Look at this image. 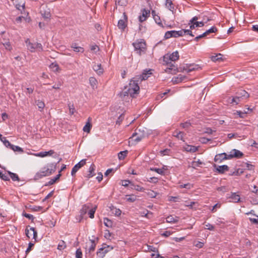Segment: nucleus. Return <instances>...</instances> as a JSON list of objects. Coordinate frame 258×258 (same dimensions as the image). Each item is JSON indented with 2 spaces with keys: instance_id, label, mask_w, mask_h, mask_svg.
Returning <instances> with one entry per match:
<instances>
[{
  "instance_id": "f257e3e1",
  "label": "nucleus",
  "mask_w": 258,
  "mask_h": 258,
  "mask_svg": "<svg viewBox=\"0 0 258 258\" xmlns=\"http://www.w3.org/2000/svg\"><path fill=\"white\" fill-rule=\"evenodd\" d=\"M139 92L140 87L137 85V83L130 82L128 86H125L123 90L120 92L119 96L121 98H124L130 95L131 97L134 98L139 93Z\"/></svg>"
},
{
  "instance_id": "f03ea898",
  "label": "nucleus",
  "mask_w": 258,
  "mask_h": 258,
  "mask_svg": "<svg viewBox=\"0 0 258 258\" xmlns=\"http://www.w3.org/2000/svg\"><path fill=\"white\" fill-rule=\"evenodd\" d=\"M56 164L53 163L48 164L47 168L44 167L43 168V170H40L36 173L34 179L36 180L42 178L43 177L51 175L55 171Z\"/></svg>"
},
{
  "instance_id": "7ed1b4c3",
  "label": "nucleus",
  "mask_w": 258,
  "mask_h": 258,
  "mask_svg": "<svg viewBox=\"0 0 258 258\" xmlns=\"http://www.w3.org/2000/svg\"><path fill=\"white\" fill-rule=\"evenodd\" d=\"M135 50L137 51V53L140 55L145 53L146 50V44L144 40H137L133 43Z\"/></svg>"
},
{
  "instance_id": "20e7f679",
  "label": "nucleus",
  "mask_w": 258,
  "mask_h": 258,
  "mask_svg": "<svg viewBox=\"0 0 258 258\" xmlns=\"http://www.w3.org/2000/svg\"><path fill=\"white\" fill-rule=\"evenodd\" d=\"M26 43L27 44V46L28 49H29L31 52H34L35 50H37L39 51H41L43 50V47L41 43H31L30 42L29 39H27L25 41Z\"/></svg>"
},
{
  "instance_id": "39448f33",
  "label": "nucleus",
  "mask_w": 258,
  "mask_h": 258,
  "mask_svg": "<svg viewBox=\"0 0 258 258\" xmlns=\"http://www.w3.org/2000/svg\"><path fill=\"white\" fill-rule=\"evenodd\" d=\"M112 246L106 244H104L102 247L99 249L97 252V255L98 257L103 258L106 253H107L108 251H109L110 250H112Z\"/></svg>"
},
{
  "instance_id": "423d86ee",
  "label": "nucleus",
  "mask_w": 258,
  "mask_h": 258,
  "mask_svg": "<svg viewBox=\"0 0 258 258\" xmlns=\"http://www.w3.org/2000/svg\"><path fill=\"white\" fill-rule=\"evenodd\" d=\"M183 35V30L179 31H169L165 33L164 37L165 39H169L171 37H178L179 36H182Z\"/></svg>"
},
{
  "instance_id": "0eeeda50",
  "label": "nucleus",
  "mask_w": 258,
  "mask_h": 258,
  "mask_svg": "<svg viewBox=\"0 0 258 258\" xmlns=\"http://www.w3.org/2000/svg\"><path fill=\"white\" fill-rule=\"evenodd\" d=\"M243 156V154L239 150L236 149H233L230 152V154L228 155V158L232 159L233 158H236L237 159L241 158Z\"/></svg>"
},
{
  "instance_id": "6e6552de",
  "label": "nucleus",
  "mask_w": 258,
  "mask_h": 258,
  "mask_svg": "<svg viewBox=\"0 0 258 258\" xmlns=\"http://www.w3.org/2000/svg\"><path fill=\"white\" fill-rule=\"evenodd\" d=\"M86 159L82 160L74 166L71 172V174L72 176H74L78 170L86 164Z\"/></svg>"
},
{
  "instance_id": "1a4fd4ad",
  "label": "nucleus",
  "mask_w": 258,
  "mask_h": 258,
  "mask_svg": "<svg viewBox=\"0 0 258 258\" xmlns=\"http://www.w3.org/2000/svg\"><path fill=\"white\" fill-rule=\"evenodd\" d=\"M179 55L178 52L177 51H175L170 54L169 56H164V61H165L166 59L168 60V61H176L179 59Z\"/></svg>"
},
{
  "instance_id": "9d476101",
  "label": "nucleus",
  "mask_w": 258,
  "mask_h": 258,
  "mask_svg": "<svg viewBox=\"0 0 258 258\" xmlns=\"http://www.w3.org/2000/svg\"><path fill=\"white\" fill-rule=\"evenodd\" d=\"M123 19L119 20L118 22L117 26L119 29L121 30H124L125 27L127 26L126 22L127 20V17L125 13H123Z\"/></svg>"
},
{
  "instance_id": "9b49d317",
  "label": "nucleus",
  "mask_w": 258,
  "mask_h": 258,
  "mask_svg": "<svg viewBox=\"0 0 258 258\" xmlns=\"http://www.w3.org/2000/svg\"><path fill=\"white\" fill-rule=\"evenodd\" d=\"M238 98H240L242 101L246 99L249 97L248 93L244 90H239L235 94Z\"/></svg>"
},
{
  "instance_id": "f8f14e48",
  "label": "nucleus",
  "mask_w": 258,
  "mask_h": 258,
  "mask_svg": "<svg viewBox=\"0 0 258 258\" xmlns=\"http://www.w3.org/2000/svg\"><path fill=\"white\" fill-rule=\"evenodd\" d=\"M142 12V15L139 17V20L141 23L145 21L150 16V11L145 9H143Z\"/></svg>"
},
{
  "instance_id": "ddd939ff",
  "label": "nucleus",
  "mask_w": 258,
  "mask_h": 258,
  "mask_svg": "<svg viewBox=\"0 0 258 258\" xmlns=\"http://www.w3.org/2000/svg\"><path fill=\"white\" fill-rule=\"evenodd\" d=\"M227 198L231 199L230 201L234 203H238L240 200V196L235 192H231V194L227 195Z\"/></svg>"
},
{
  "instance_id": "4468645a",
  "label": "nucleus",
  "mask_w": 258,
  "mask_h": 258,
  "mask_svg": "<svg viewBox=\"0 0 258 258\" xmlns=\"http://www.w3.org/2000/svg\"><path fill=\"white\" fill-rule=\"evenodd\" d=\"M238 96L236 95L233 97H230L227 99V102L230 104L237 105L239 104L242 100L240 98H238Z\"/></svg>"
},
{
  "instance_id": "2eb2a0df",
  "label": "nucleus",
  "mask_w": 258,
  "mask_h": 258,
  "mask_svg": "<svg viewBox=\"0 0 258 258\" xmlns=\"http://www.w3.org/2000/svg\"><path fill=\"white\" fill-rule=\"evenodd\" d=\"M228 155L225 153L219 154L215 156L214 160L215 162L220 161L221 162L223 160L230 159V158H228Z\"/></svg>"
},
{
  "instance_id": "dca6fc26",
  "label": "nucleus",
  "mask_w": 258,
  "mask_h": 258,
  "mask_svg": "<svg viewBox=\"0 0 258 258\" xmlns=\"http://www.w3.org/2000/svg\"><path fill=\"white\" fill-rule=\"evenodd\" d=\"M90 209V204L84 205L80 210V216L82 219L83 216L88 212Z\"/></svg>"
},
{
  "instance_id": "f3484780",
  "label": "nucleus",
  "mask_w": 258,
  "mask_h": 258,
  "mask_svg": "<svg viewBox=\"0 0 258 258\" xmlns=\"http://www.w3.org/2000/svg\"><path fill=\"white\" fill-rule=\"evenodd\" d=\"M166 222L170 223H176L178 222L179 218L177 216L170 215L166 218Z\"/></svg>"
},
{
  "instance_id": "a211bd4d",
  "label": "nucleus",
  "mask_w": 258,
  "mask_h": 258,
  "mask_svg": "<svg viewBox=\"0 0 258 258\" xmlns=\"http://www.w3.org/2000/svg\"><path fill=\"white\" fill-rule=\"evenodd\" d=\"M93 69L98 75H101L103 73V69L101 68V64L100 63H94Z\"/></svg>"
},
{
  "instance_id": "6ab92c4d",
  "label": "nucleus",
  "mask_w": 258,
  "mask_h": 258,
  "mask_svg": "<svg viewBox=\"0 0 258 258\" xmlns=\"http://www.w3.org/2000/svg\"><path fill=\"white\" fill-rule=\"evenodd\" d=\"M223 55L221 53L217 54L216 55H213L211 57V59L213 61H222L223 60Z\"/></svg>"
},
{
  "instance_id": "aec40b11",
  "label": "nucleus",
  "mask_w": 258,
  "mask_h": 258,
  "mask_svg": "<svg viewBox=\"0 0 258 258\" xmlns=\"http://www.w3.org/2000/svg\"><path fill=\"white\" fill-rule=\"evenodd\" d=\"M14 4L18 10H24L25 4L22 1L19 2V0H15Z\"/></svg>"
},
{
  "instance_id": "412c9836",
  "label": "nucleus",
  "mask_w": 258,
  "mask_h": 258,
  "mask_svg": "<svg viewBox=\"0 0 258 258\" xmlns=\"http://www.w3.org/2000/svg\"><path fill=\"white\" fill-rule=\"evenodd\" d=\"M54 153L53 150H49V151H45V152H41L37 154V156L40 157H44L46 156H50L52 155Z\"/></svg>"
},
{
  "instance_id": "4be33fe9",
  "label": "nucleus",
  "mask_w": 258,
  "mask_h": 258,
  "mask_svg": "<svg viewBox=\"0 0 258 258\" xmlns=\"http://www.w3.org/2000/svg\"><path fill=\"white\" fill-rule=\"evenodd\" d=\"M184 134L182 132H178L176 130L173 133V136L176 137L179 140H183Z\"/></svg>"
},
{
  "instance_id": "5701e85b",
  "label": "nucleus",
  "mask_w": 258,
  "mask_h": 258,
  "mask_svg": "<svg viewBox=\"0 0 258 258\" xmlns=\"http://www.w3.org/2000/svg\"><path fill=\"white\" fill-rule=\"evenodd\" d=\"M184 148L186 151L191 153L196 152L198 150L197 147L191 145H186Z\"/></svg>"
},
{
  "instance_id": "b1692460",
  "label": "nucleus",
  "mask_w": 258,
  "mask_h": 258,
  "mask_svg": "<svg viewBox=\"0 0 258 258\" xmlns=\"http://www.w3.org/2000/svg\"><path fill=\"white\" fill-rule=\"evenodd\" d=\"M216 169L219 173H224L225 171L229 170V167L227 165H224L218 166Z\"/></svg>"
},
{
  "instance_id": "393cba45",
  "label": "nucleus",
  "mask_w": 258,
  "mask_h": 258,
  "mask_svg": "<svg viewBox=\"0 0 258 258\" xmlns=\"http://www.w3.org/2000/svg\"><path fill=\"white\" fill-rule=\"evenodd\" d=\"M205 25L204 23L202 21L201 22H196L192 24H191L189 25V28L190 29H194L196 27H203Z\"/></svg>"
},
{
  "instance_id": "a878e982",
  "label": "nucleus",
  "mask_w": 258,
  "mask_h": 258,
  "mask_svg": "<svg viewBox=\"0 0 258 258\" xmlns=\"http://www.w3.org/2000/svg\"><path fill=\"white\" fill-rule=\"evenodd\" d=\"M152 14L153 18H154L155 21L156 22V23L160 26H162L161 20L159 16H158V15L155 14V11H152Z\"/></svg>"
},
{
  "instance_id": "bb28decb",
  "label": "nucleus",
  "mask_w": 258,
  "mask_h": 258,
  "mask_svg": "<svg viewBox=\"0 0 258 258\" xmlns=\"http://www.w3.org/2000/svg\"><path fill=\"white\" fill-rule=\"evenodd\" d=\"M142 81V76L140 75L136 76L135 77L132 78L131 80V82L137 83V85H139V83H140Z\"/></svg>"
},
{
  "instance_id": "cd10ccee",
  "label": "nucleus",
  "mask_w": 258,
  "mask_h": 258,
  "mask_svg": "<svg viewBox=\"0 0 258 258\" xmlns=\"http://www.w3.org/2000/svg\"><path fill=\"white\" fill-rule=\"evenodd\" d=\"M187 73H189L193 71H195L198 68V65L195 64H187Z\"/></svg>"
},
{
  "instance_id": "c85d7f7f",
  "label": "nucleus",
  "mask_w": 258,
  "mask_h": 258,
  "mask_svg": "<svg viewBox=\"0 0 258 258\" xmlns=\"http://www.w3.org/2000/svg\"><path fill=\"white\" fill-rule=\"evenodd\" d=\"M60 176H61V174L59 173L55 177H54L53 178L51 179L49 181L48 183L47 184H46V185H50L53 184L57 180L59 179V178H60Z\"/></svg>"
},
{
  "instance_id": "c756f323",
  "label": "nucleus",
  "mask_w": 258,
  "mask_h": 258,
  "mask_svg": "<svg viewBox=\"0 0 258 258\" xmlns=\"http://www.w3.org/2000/svg\"><path fill=\"white\" fill-rule=\"evenodd\" d=\"M8 172L9 175H10V176L13 181H20V178L17 174L11 172L10 171H8Z\"/></svg>"
},
{
  "instance_id": "7c9ffc66",
  "label": "nucleus",
  "mask_w": 258,
  "mask_h": 258,
  "mask_svg": "<svg viewBox=\"0 0 258 258\" xmlns=\"http://www.w3.org/2000/svg\"><path fill=\"white\" fill-rule=\"evenodd\" d=\"M8 148H10L11 149H12V150H13L14 151H15V152L16 151L20 152H23V150L21 148H20L19 146L13 145L11 144V143H10V146H9Z\"/></svg>"
},
{
  "instance_id": "2f4dec72",
  "label": "nucleus",
  "mask_w": 258,
  "mask_h": 258,
  "mask_svg": "<svg viewBox=\"0 0 258 258\" xmlns=\"http://www.w3.org/2000/svg\"><path fill=\"white\" fill-rule=\"evenodd\" d=\"M166 7L171 11L173 12L174 8L173 6V3L170 0H166Z\"/></svg>"
},
{
  "instance_id": "473e14b6",
  "label": "nucleus",
  "mask_w": 258,
  "mask_h": 258,
  "mask_svg": "<svg viewBox=\"0 0 258 258\" xmlns=\"http://www.w3.org/2000/svg\"><path fill=\"white\" fill-rule=\"evenodd\" d=\"M151 74L152 73L151 70L143 72V74L141 75L143 81L147 80L149 78V75H151Z\"/></svg>"
},
{
  "instance_id": "72a5a7b5",
  "label": "nucleus",
  "mask_w": 258,
  "mask_h": 258,
  "mask_svg": "<svg viewBox=\"0 0 258 258\" xmlns=\"http://www.w3.org/2000/svg\"><path fill=\"white\" fill-rule=\"evenodd\" d=\"M0 140L3 143L6 147H9V146L10 145V143L6 139V137H3L1 134H0Z\"/></svg>"
},
{
  "instance_id": "f704fd0d",
  "label": "nucleus",
  "mask_w": 258,
  "mask_h": 258,
  "mask_svg": "<svg viewBox=\"0 0 258 258\" xmlns=\"http://www.w3.org/2000/svg\"><path fill=\"white\" fill-rule=\"evenodd\" d=\"M92 126L91 123L86 122L83 127V131L88 133H90Z\"/></svg>"
},
{
  "instance_id": "c9c22d12",
  "label": "nucleus",
  "mask_w": 258,
  "mask_h": 258,
  "mask_svg": "<svg viewBox=\"0 0 258 258\" xmlns=\"http://www.w3.org/2000/svg\"><path fill=\"white\" fill-rule=\"evenodd\" d=\"M150 170L153 171H155L157 173H158L159 174L161 175H164V167H163V168H151Z\"/></svg>"
},
{
  "instance_id": "e433bc0d",
  "label": "nucleus",
  "mask_w": 258,
  "mask_h": 258,
  "mask_svg": "<svg viewBox=\"0 0 258 258\" xmlns=\"http://www.w3.org/2000/svg\"><path fill=\"white\" fill-rule=\"evenodd\" d=\"M89 83L92 86V87L94 89L95 87H96L97 81L94 77H90L89 79Z\"/></svg>"
},
{
  "instance_id": "4c0bfd02",
  "label": "nucleus",
  "mask_w": 258,
  "mask_h": 258,
  "mask_svg": "<svg viewBox=\"0 0 258 258\" xmlns=\"http://www.w3.org/2000/svg\"><path fill=\"white\" fill-rule=\"evenodd\" d=\"M128 151L127 150H125L123 151H121L118 154V157L119 160H123L126 156Z\"/></svg>"
},
{
  "instance_id": "58836bf2",
  "label": "nucleus",
  "mask_w": 258,
  "mask_h": 258,
  "mask_svg": "<svg viewBox=\"0 0 258 258\" xmlns=\"http://www.w3.org/2000/svg\"><path fill=\"white\" fill-rule=\"evenodd\" d=\"M137 133H134L132 136L130 138V139L133 140L136 142H138L142 140V136H137Z\"/></svg>"
},
{
  "instance_id": "ea45409f",
  "label": "nucleus",
  "mask_w": 258,
  "mask_h": 258,
  "mask_svg": "<svg viewBox=\"0 0 258 258\" xmlns=\"http://www.w3.org/2000/svg\"><path fill=\"white\" fill-rule=\"evenodd\" d=\"M127 0H118L117 1H115L116 5H118L119 6L125 7L127 5Z\"/></svg>"
},
{
  "instance_id": "a19ab883",
  "label": "nucleus",
  "mask_w": 258,
  "mask_h": 258,
  "mask_svg": "<svg viewBox=\"0 0 258 258\" xmlns=\"http://www.w3.org/2000/svg\"><path fill=\"white\" fill-rule=\"evenodd\" d=\"M41 14L43 18L45 19H48L50 17L51 14L49 11H42L41 10Z\"/></svg>"
},
{
  "instance_id": "79ce46f5",
  "label": "nucleus",
  "mask_w": 258,
  "mask_h": 258,
  "mask_svg": "<svg viewBox=\"0 0 258 258\" xmlns=\"http://www.w3.org/2000/svg\"><path fill=\"white\" fill-rule=\"evenodd\" d=\"M66 246L67 245L66 242L63 240H61L57 245V249L58 250H61L64 249Z\"/></svg>"
},
{
  "instance_id": "37998d69",
  "label": "nucleus",
  "mask_w": 258,
  "mask_h": 258,
  "mask_svg": "<svg viewBox=\"0 0 258 258\" xmlns=\"http://www.w3.org/2000/svg\"><path fill=\"white\" fill-rule=\"evenodd\" d=\"M202 164V162L200 160H198L197 161H192L189 166L195 169L197 167H199Z\"/></svg>"
},
{
  "instance_id": "c03bdc74",
  "label": "nucleus",
  "mask_w": 258,
  "mask_h": 258,
  "mask_svg": "<svg viewBox=\"0 0 258 258\" xmlns=\"http://www.w3.org/2000/svg\"><path fill=\"white\" fill-rule=\"evenodd\" d=\"M128 196L126 195L125 197H126V201L127 202H134L135 201H136L137 199V196H135L134 195H132L130 196V197H128L127 198Z\"/></svg>"
},
{
  "instance_id": "a18cd8bd",
  "label": "nucleus",
  "mask_w": 258,
  "mask_h": 258,
  "mask_svg": "<svg viewBox=\"0 0 258 258\" xmlns=\"http://www.w3.org/2000/svg\"><path fill=\"white\" fill-rule=\"evenodd\" d=\"M2 43L3 44L4 46L5 47L6 49L10 50L11 49V46L10 43L9 41H7L5 40V39H3V41L2 42Z\"/></svg>"
},
{
  "instance_id": "49530a36",
  "label": "nucleus",
  "mask_w": 258,
  "mask_h": 258,
  "mask_svg": "<svg viewBox=\"0 0 258 258\" xmlns=\"http://www.w3.org/2000/svg\"><path fill=\"white\" fill-rule=\"evenodd\" d=\"M104 224L107 227H111L112 226V222L107 218H104Z\"/></svg>"
},
{
  "instance_id": "de8ad7c7",
  "label": "nucleus",
  "mask_w": 258,
  "mask_h": 258,
  "mask_svg": "<svg viewBox=\"0 0 258 258\" xmlns=\"http://www.w3.org/2000/svg\"><path fill=\"white\" fill-rule=\"evenodd\" d=\"M96 209V207L94 208H92L91 209H89L88 211V215L90 218H93L94 217V213L95 212Z\"/></svg>"
},
{
  "instance_id": "09e8293b",
  "label": "nucleus",
  "mask_w": 258,
  "mask_h": 258,
  "mask_svg": "<svg viewBox=\"0 0 258 258\" xmlns=\"http://www.w3.org/2000/svg\"><path fill=\"white\" fill-rule=\"evenodd\" d=\"M36 105L38 106V108L39 109H40L39 111H42L41 109H42L45 106L44 103L40 100H37L36 102Z\"/></svg>"
},
{
  "instance_id": "8fccbe9b",
  "label": "nucleus",
  "mask_w": 258,
  "mask_h": 258,
  "mask_svg": "<svg viewBox=\"0 0 258 258\" xmlns=\"http://www.w3.org/2000/svg\"><path fill=\"white\" fill-rule=\"evenodd\" d=\"M50 69H52L54 72H57L59 70V66L57 63H52L50 65Z\"/></svg>"
},
{
  "instance_id": "3c124183",
  "label": "nucleus",
  "mask_w": 258,
  "mask_h": 258,
  "mask_svg": "<svg viewBox=\"0 0 258 258\" xmlns=\"http://www.w3.org/2000/svg\"><path fill=\"white\" fill-rule=\"evenodd\" d=\"M95 166L94 165H91V166L89 168V174H88V177H92L94 174H93V173L94 172V170H95V168H94Z\"/></svg>"
},
{
  "instance_id": "603ef678",
  "label": "nucleus",
  "mask_w": 258,
  "mask_h": 258,
  "mask_svg": "<svg viewBox=\"0 0 258 258\" xmlns=\"http://www.w3.org/2000/svg\"><path fill=\"white\" fill-rule=\"evenodd\" d=\"M227 137L229 140H230L232 139V138L236 139L239 137V136L237 133H230L227 135Z\"/></svg>"
},
{
  "instance_id": "864d4df0",
  "label": "nucleus",
  "mask_w": 258,
  "mask_h": 258,
  "mask_svg": "<svg viewBox=\"0 0 258 258\" xmlns=\"http://www.w3.org/2000/svg\"><path fill=\"white\" fill-rule=\"evenodd\" d=\"M91 245H90L89 249L90 252L93 251L95 250V248L96 247V244L95 243L94 240H91Z\"/></svg>"
},
{
  "instance_id": "5fc2aeb1",
  "label": "nucleus",
  "mask_w": 258,
  "mask_h": 258,
  "mask_svg": "<svg viewBox=\"0 0 258 258\" xmlns=\"http://www.w3.org/2000/svg\"><path fill=\"white\" fill-rule=\"evenodd\" d=\"M133 187L132 188H134L135 190L139 191H143L144 190V188L143 187H141L138 185H135L134 184L132 185Z\"/></svg>"
},
{
  "instance_id": "6e6d98bb",
  "label": "nucleus",
  "mask_w": 258,
  "mask_h": 258,
  "mask_svg": "<svg viewBox=\"0 0 258 258\" xmlns=\"http://www.w3.org/2000/svg\"><path fill=\"white\" fill-rule=\"evenodd\" d=\"M30 230H31L33 232V238L36 241V238L37 237V231L35 230V228H34V227H31L30 228Z\"/></svg>"
},
{
  "instance_id": "4d7b16f0",
  "label": "nucleus",
  "mask_w": 258,
  "mask_h": 258,
  "mask_svg": "<svg viewBox=\"0 0 258 258\" xmlns=\"http://www.w3.org/2000/svg\"><path fill=\"white\" fill-rule=\"evenodd\" d=\"M0 177L1 179L5 181H8L10 180L9 176L5 174H3L1 171H0Z\"/></svg>"
},
{
  "instance_id": "13d9d810",
  "label": "nucleus",
  "mask_w": 258,
  "mask_h": 258,
  "mask_svg": "<svg viewBox=\"0 0 258 258\" xmlns=\"http://www.w3.org/2000/svg\"><path fill=\"white\" fill-rule=\"evenodd\" d=\"M112 213H114L116 216H119L121 215V211L119 209L114 208L112 209Z\"/></svg>"
},
{
  "instance_id": "bf43d9fd",
  "label": "nucleus",
  "mask_w": 258,
  "mask_h": 258,
  "mask_svg": "<svg viewBox=\"0 0 258 258\" xmlns=\"http://www.w3.org/2000/svg\"><path fill=\"white\" fill-rule=\"evenodd\" d=\"M76 258H82V252L80 248L77 249L76 252Z\"/></svg>"
},
{
  "instance_id": "052dcab7",
  "label": "nucleus",
  "mask_w": 258,
  "mask_h": 258,
  "mask_svg": "<svg viewBox=\"0 0 258 258\" xmlns=\"http://www.w3.org/2000/svg\"><path fill=\"white\" fill-rule=\"evenodd\" d=\"M124 119L123 114H121L118 117L116 124L120 125L123 119Z\"/></svg>"
},
{
  "instance_id": "680f3d73",
  "label": "nucleus",
  "mask_w": 258,
  "mask_h": 258,
  "mask_svg": "<svg viewBox=\"0 0 258 258\" xmlns=\"http://www.w3.org/2000/svg\"><path fill=\"white\" fill-rule=\"evenodd\" d=\"M217 31V29L216 27L213 26L210 29L207 30V33L209 34L211 33H215Z\"/></svg>"
},
{
  "instance_id": "e2e57ef3",
  "label": "nucleus",
  "mask_w": 258,
  "mask_h": 258,
  "mask_svg": "<svg viewBox=\"0 0 258 258\" xmlns=\"http://www.w3.org/2000/svg\"><path fill=\"white\" fill-rule=\"evenodd\" d=\"M191 124L188 121H186L184 123H181L180 125L182 126V127L185 128L189 127L190 126Z\"/></svg>"
},
{
  "instance_id": "0e129e2a",
  "label": "nucleus",
  "mask_w": 258,
  "mask_h": 258,
  "mask_svg": "<svg viewBox=\"0 0 258 258\" xmlns=\"http://www.w3.org/2000/svg\"><path fill=\"white\" fill-rule=\"evenodd\" d=\"M217 190L222 191V192H225L228 191V189L227 187L226 186H221L217 188Z\"/></svg>"
},
{
  "instance_id": "69168bd1",
  "label": "nucleus",
  "mask_w": 258,
  "mask_h": 258,
  "mask_svg": "<svg viewBox=\"0 0 258 258\" xmlns=\"http://www.w3.org/2000/svg\"><path fill=\"white\" fill-rule=\"evenodd\" d=\"M74 50L75 52H83L84 51V48L80 46H77V47H74Z\"/></svg>"
},
{
  "instance_id": "338daca9",
  "label": "nucleus",
  "mask_w": 258,
  "mask_h": 258,
  "mask_svg": "<svg viewBox=\"0 0 258 258\" xmlns=\"http://www.w3.org/2000/svg\"><path fill=\"white\" fill-rule=\"evenodd\" d=\"M158 181V178L155 177H150L149 179H148V181L154 183H157Z\"/></svg>"
},
{
  "instance_id": "774afa93",
  "label": "nucleus",
  "mask_w": 258,
  "mask_h": 258,
  "mask_svg": "<svg viewBox=\"0 0 258 258\" xmlns=\"http://www.w3.org/2000/svg\"><path fill=\"white\" fill-rule=\"evenodd\" d=\"M131 183V181L128 180H121V184L122 186L126 187L128 184Z\"/></svg>"
}]
</instances>
